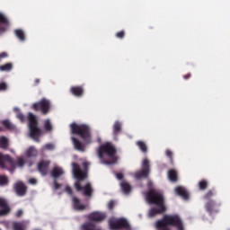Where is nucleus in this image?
I'll list each match as a JSON object with an SVG mask.
<instances>
[{
  "mask_svg": "<svg viewBox=\"0 0 230 230\" xmlns=\"http://www.w3.org/2000/svg\"><path fill=\"white\" fill-rule=\"evenodd\" d=\"M42 150H55V145L47 144L42 147Z\"/></svg>",
  "mask_w": 230,
  "mask_h": 230,
  "instance_id": "e433bc0d",
  "label": "nucleus"
},
{
  "mask_svg": "<svg viewBox=\"0 0 230 230\" xmlns=\"http://www.w3.org/2000/svg\"><path fill=\"white\" fill-rule=\"evenodd\" d=\"M0 148H8V138L0 137Z\"/></svg>",
  "mask_w": 230,
  "mask_h": 230,
  "instance_id": "7c9ffc66",
  "label": "nucleus"
},
{
  "mask_svg": "<svg viewBox=\"0 0 230 230\" xmlns=\"http://www.w3.org/2000/svg\"><path fill=\"white\" fill-rule=\"evenodd\" d=\"M26 227H28V221L13 222V230H26Z\"/></svg>",
  "mask_w": 230,
  "mask_h": 230,
  "instance_id": "4be33fe9",
  "label": "nucleus"
},
{
  "mask_svg": "<svg viewBox=\"0 0 230 230\" xmlns=\"http://www.w3.org/2000/svg\"><path fill=\"white\" fill-rule=\"evenodd\" d=\"M207 211L211 213V211H214V209H217V203L215 201L208 199L206 204Z\"/></svg>",
  "mask_w": 230,
  "mask_h": 230,
  "instance_id": "a878e982",
  "label": "nucleus"
},
{
  "mask_svg": "<svg viewBox=\"0 0 230 230\" xmlns=\"http://www.w3.org/2000/svg\"><path fill=\"white\" fill-rule=\"evenodd\" d=\"M66 193H68V195H72L73 194V190H71V187H69V186L66 187Z\"/></svg>",
  "mask_w": 230,
  "mask_h": 230,
  "instance_id": "79ce46f5",
  "label": "nucleus"
},
{
  "mask_svg": "<svg viewBox=\"0 0 230 230\" xmlns=\"http://www.w3.org/2000/svg\"><path fill=\"white\" fill-rule=\"evenodd\" d=\"M14 33L16 35V37L24 41L25 40V36H24V31H22V30H15Z\"/></svg>",
  "mask_w": 230,
  "mask_h": 230,
  "instance_id": "2f4dec72",
  "label": "nucleus"
},
{
  "mask_svg": "<svg viewBox=\"0 0 230 230\" xmlns=\"http://www.w3.org/2000/svg\"><path fill=\"white\" fill-rule=\"evenodd\" d=\"M28 119L29 136L31 139H33V141H36V143H40V138L42 137L43 132L42 129L39 128L37 117H35V115L32 113H29Z\"/></svg>",
  "mask_w": 230,
  "mask_h": 230,
  "instance_id": "423d86ee",
  "label": "nucleus"
},
{
  "mask_svg": "<svg viewBox=\"0 0 230 230\" xmlns=\"http://www.w3.org/2000/svg\"><path fill=\"white\" fill-rule=\"evenodd\" d=\"M81 230H102V228L97 227L93 223H85L81 226Z\"/></svg>",
  "mask_w": 230,
  "mask_h": 230,
  "instance_id": "b1692460",
  "label": "nucleus"
},
{
  "mask_svg": "<svg viewBox=\"0 0 230 230\" xmlns=\"http://www.w3.org/2000/svg\"><path fill=\"white\" fill-rule=\"evenodd\" d=\"M29 183L30 184H37V179H34V178L29 179Z\"/></svg>",
  "mask_w": 230,
  "mask_h": 230,
  "instance_id": "37998d69",
  "label": "nucleus"
},
{
  "mask_svg": "<svg viewBox=\"0 0 230 230\" xmlns=\"http://www.w3.org/2000/svg\"><path fill=\"white\" fill-rule=\"evenodd\" d=\"M14 191L16 192L19 197H22L26 195V185L22 183V181H17L13 185Z\"/></svg>",
  "mask_w": 230,
  "mask_h": 230,
  "instance_id": "2eb2a0df",
  "label": "nucleus"
},
{
  "mask_svg": "<svg viewBox=\"0 0 230 230\" xmlns=\"http://www.w3.org/2000/svg\"><path fill=\"white\" fill-rule=\"evenodd\" d=\"M83 166H84V169L87 168V166H89V163L84 162Z\"/></svg>",
  "mask_w": 230,
  "mask_h": 230,
  "instance_id": "de8ad7c7",
  "label": "nucleus"
},
{
  "mask_svg": "<svg viewBox=\"0 0 230 230\" xmlns=\"http://www.w3.org/2000/svg\"><path fill=\"white\" fill-rule=\"evenodd\" d=\"M104 218H107V215L103 212H93L88 215V220L92 222H103Z\"/></svg>",
  "mask_w": 230,
  "mask_h": 230,
  "instance_id": "4468645a",
  "label": "nucleus"
},
{
  "mask_svg": "<svg viewBox=\"0 0 230 230\" xmlns=\"http://www.w3.org/2000/svg\"><path fill=\"white\" fill-rule=\"evenodd\" d=\"M8 57V53L6 52H2L0 54V60H3V58H6Z\"/></svg>",
  "mask_w": 230,
  "mask_h": 230,
  "instance_id": "a19ab883",
  "label": "nucleus"
},
{
  "mask_svg": "<svg viewBox=\"0 0 230 230\" xmlns=\"http://www.w3.org/2000/svg\"><path fill=\"white\" fill-rule=\"evenodd\" d=\"M32 109H34V111H39L40 109L42 114H48V112L51 111V102L46 98H43L39 102L33 103Z\"/></svg>",
  "mask_w": 230,
  "mask_h": 230,
  "instance_id": "6e6552de",
  "label": "nucleus"
},
{
  "mask_svg": "<svg viewBox=\"0 0 230 230\" xmlns=\"http://www.w3.org/2000/svg\"><path fill=\"white\" fill-rule=\"evenodd\" d=\"M13 111H14V112H16V118L18 119H20V121L22 123H23L24 122V115H22V113H21V110H19V108H13Z\"/></svg>",
  "mask_w": 230,
  "mask_h": 230,
  "instance_id": "473e14b6",
  "label": "nucleus"
},
{
  "mask_svg": "<svg viewBox=\"0 0 230 230\" xmlns=\"http://www.w3.org/2000/svg\"><path fill=\"white\" fill-rule=\"evenodd\" d=\"M148 173H150V161L148 159L145 158L142 161V170L137 171L134 177L137 181H140V179H145L148 177Z\"/></svg>",
  "mask_w": 230,
  "mask_h": 230,
  "instance_id": "1a4fd4ad",
  "label": "nucleus"
},
{
  "mask_svg": "<svg viewBox=\"0 0 230 230\" xmlns=\"http://www.w3.org/2000/svg\"><path fill=\"white\" fill-rule=\"evenodd\" d=\"M2 125L8 130H13V128H15V126L12 124V122H10V120L8 119L3 120Z\"/></svg>",
  "mask_w": 230,
  "mask_h": 230,
  "instance_id": "c85d7f7f",
  "label": "nucleus"
},
{
  "mask_svg": "<svg viewBox=\"0 0 230 230\" xmlns=\"http://www.w3.org/2000/svg\"><path fill=\"white\" fill-rule=\"evenodd\" d=\"M8 89V84L6 83H0V91H6Z\"/></svg>",
  "mask_w": 230,
  "mask_h": 230,
  "instance_id": "4c0bfd02",
  "label": "nucleus"
},
{
  "mask_svg": "<svg viewBox=\"0 0 230 230\" xmlns=\"http://www.w3.org/2000/svg\"><path fill=\"white\" fill-rule=\"evenodd\" d=\"M10 213V207L4 199L0 198V217H4Z\"/></svg>",
  "mask_w": 230,
  "mask_h": 230,
  "instance_id": "dca6fc26",
  "label": "nucleus"
},
{
  "mask_svg": "<svg viewBox=\"0 0 230 230\" xmlns=\"http://www.w3.org/2000/svg\"><path fill=\"white\" fill-rule=\"evenodd\" d=\"M73 208L75 209V211H83V209H85V207L84 204L80 202V199L78 198L74 197L72 199Z\"/></svg>",
  "mask_w": 230,
  "mask_h": 230,
  "instance_id": "412c9836",
  "label": "nucleus"
},
{
  "mask_svg": "<svg viewBox=\"0 0 230 230\" xmlns=\"http://www.w3.org/2000/svg\"><path fill=\"white\" fill-rule=\"evenodd\" d=\"M60 185H58V183H57V182H55V190H58V187H59Z\"/></svg>",
  "mask_w": 230,
  "mask_h": 230,
  "instance_id": "09e8293b",
  "label": "nucleus"
},
{
  "mask_svg": "<svg viewBox=\"0 0 230 230\" xmlns=\"http://www.w3.org/2000/svg\"><path fill=\"white\" fill-rule=\"evenodd\" d=\"M176 195H179L183 200L190 199V193L184 189V187L178 186L174 189Z\"/></svg>",
  "mask_w": 230,
  "mask_h": 230,
  "instance_id": "f3484780",
  "label": "nucleus"
},
{
  "mask_svg": "<svg viewBox=\"0 0 230 230\" xmlns=\"http://www.w3.org/2000/svg\"><path fill=\"white\" fill-rule=\"evenodd\" d=\"M199 190H206V188H208V181H199Z\"/></svg>",
  "mask_w": 230,
  "mask_h": 230,
  "instance_id": "c9c22d12",
  "label": "nucleus"
},
{
  "mask_svg": "<svg viewBox=\"0 0 230 230\" xmlns=\"http://www.w3.org/2000/svg\"><path fill=\"white\" fill-rule=\"evenodd\" d=\"M64 173V169L58 165H56L51 172V175L52 177H54V179H58V177H62Z\"/></svg>",
  "mask_w": 230,
  "mask_h": 230,
  "instance_id": "6ab92c4d",
  "label": "nucleus"
},
{
  "mask_svg": "<svg viewBox=\"0 0 230 230\" xmlns=\"http://www.w3.org/2000/svg\"><path fill=\"white\" fill-rule=\"evenodd\" d=\"M10 152H11L12 154H15V150H13V149H11Z\"/></svg>",
  "mask_w": 230,
  "mask_h": 230,
  "instance_id": "8fccbe9b",
  "label": "nucleus"
},
{
  "mask_svg": "<svg viewBox=\"0 0 230 230\" xmlns=\"http://www.w3.org/2000/svg\"><path fill=\"white\" fill-rule=\"evenodd\" d=\"M43 126L45 132H51L53 130V124H51V120H49V119L44 120Z\"/></svg>",
  "mask_w": 230,
  "mask_h": 230,
  "instance_id": "bb28decb",
  "label": "nucleus"
},
{
  "mask_svg": "<svg viewBox=\"0 0 230 230\" xmlns=\"http://www.w3.org/2000/svg\"><path fill=\"white\" fill-rule=\"evenodd\" d=\"M109 226L111 230L126 229L130 230V224L126 218L111 217L109 219Z\"/></svg>",
  "mask_w": 230,
  "mask_h": 230,
  "instance_id": "0eeeda50",
  "label": "nucleus"
},
{
  "mask_svg": "<svg viewBox=\"0 0 230 230\" xmlns=\"http://www.w3.org/2000/svg\"><path fill=\"white\" fill-rule=\"evenodd\" d=\"M8 184V177L0 175V186H6Z\"/></svg>",
  "mask_w": 230,
  "mask_h": 230,
  "instance_id": "f704fd0d",
  "label": "nucleus"
},
{
  "mask_svg": "<svg viewBox=\"0 0 230 230\" xmlns=\"http://www.w3.org/2000/svg\"><path fill=\"white\" fill-rule=\"evenodd\" d=\"M98 157L102 164H114L116 163V148L111 143H106L99 147Z\"/></svg>",
  "mask_w": 230,
  "mask_h": 230,
  "instance_id": "39448f33",
  "label": "nucleus"
},
{
  "mask_svg": "<svg viewBox=\"0 0 230 230\" xmlns=\"http://www.w3.org/2000/svg\"><path fill=\"white\" fill-rule=\"evenodd\" d=\"M146 200L149 202V204H155L156 206V208H151L148 211L147 217L149 218H154L156 215H160V213H164V211H166L164 198L161 192L155 190H151L149 193L146 195Z\"/></svg>",
  "mask_w": 230,
  "mask_h": 230,
  "instance_id": "f03ea898",
  "label": "nucleus"
},
{
  "mask_svg": "<svg viewBox=\"0 0 230 230\" xmlns=\"http://www.w3.org/2000/svg\"><path fill=\"white\" fill-rule=\"evenodd\" d=\"M70 91L74 96L80 97L84 94V88L80 86H72Z\"/></svg>",
  "mask_w": 230,
  "mask_h": 230,
  "instance_id": "5701e85b",
  "label": "nucleus"
},
{
  "mask_svg": "<svg viewBox=\"0 0 230 230\" xmlns=\"http://www.w3.org/2000/svg\"><path fill=\"white\" fill-rule=\"evenodd\" d=\"M114 201H110L109 203H108V208H109V209H112V208H114Z\"/></svg>",
  "mask_w": 230,
  "mask_h": 230,
  "instance_id": "c03bdc74",
  "label": "nucleus"
},
{
  "mask_svg": "<svg viewBox=\"0 0 230 230\" xmlns=\"http://www.w3.org/2000/svg\"><path fill=\"white\" fill-rule=\"evenodd\" d=\"M10 28V21L3 13H0V35H3Z\"/></svg>",
  "mask_w": 230,
  "mask_h": 230,
  "instance_id": "ddd939ff",
  "label": "nucleus"
},
{
  "mask_svg": "<svg viewBox=\"0 0 230 230\" xmlns=\"http://www.w3.org/2000/svg\"><path fill=\"white\" fill-rule=\"evenodd\" d=\"M49 166V161H41L38 164V170L42 175H46L48 172V167Z\"/></svg>",
  "mask_w": 230,
  "mask_h": 230,
  "instance_id": "aec40b11",
  "label": "nucleus"
},
{
  "mask_svg": "<svg viewBox=\"0 0 230 230\" xmlns=\"http://www.w3.org/2000/svg\"><path fill=\"white\" fill-rule=\"evenodd\" d=\"M115 176L118 181H120V188L122 190V193H124V195H128V193L132 191V187L128 182L123 180V173L118 172L115 173Z\"/></svg>",
  "mask_w": 230,
  "mask_h": 230,
  "instance_id": "9b49d317",
  "label": "nucleus"
},
{
  "mask_svg": "<svg viewBox=\"0 0 230 230\" xmlns=\"http://www.w3.org/2000/svg\"><path fill=\"white\" fill-rule=\"evenodd\" d=\"M75 188L76 191H81L86 197H91V193H93V188H91V183H86L84 187H81L80 181L75 183Z\"/></svg>",
  "mask_w": 230,
  "mask_h": 230,
  "instance_id": "f8f14e48",
  "label": "nucleus"
},
{
  "mask_svg": "<svg viewBox=\"0 0 230 230\" xmlns=\"http://www.w3.org/2000/svg\"><path fill=\"white\" fill-rule=\"evenodd\" d=\"M119 132H121V122L117 120L113 124V134H119Z\"/></svg>",
  "mask_w": 230,
  "mask_h": 230,
  "instance_id": "cd10ccee",
  "label": "nucleus"
},
{
  "mask_svg": "<svg viewBox=\"0 0 230 230\" xmlns=\"http://www.w3.org/2000/svg\"><path fill=\"white\" fill-rule=\"evenodd\" d=\"M22 209H19V210H17V212H16V217H22Z\"/></svg>",
  "mask_w": 230,
  "mask_h": 230,
  "instance_id": "a18cd8bd",
  "label": "nucleus"
},
{
  "mask_svg": "<svg viewBox=\"0 0 230 230\" xmlns=\"http://www.w3.org/2000/svg\"><path fill=\"white\" fill-rule=\"evenodd\" d=\"M12 69H13V65L12 63L0 66V71H12Z\"/></svg>",
  "mask_w": 230,
  "mask_h": 230,
  "instance_id": "c756f323",
  "label": "nucleus"
},
{
  "mask_svg": "<svg viewBox=\"0 0 230 230\" xmlns=\"http://www.w3.org/2000/svg\"><path fill=\"white\" fill-rule=\"evenodd\" d=\"M172 226L176 230H186L182 219L178 215H165L155 224L156 230H172Z\"/></svg>",
  "mask_w": 230,
  "mask_h": 230,
  "instance_id": "7ed1b4c3",
  "label": "nucleus"
},
{
  "mask_svg": "<svg viewBox=\"0 0 230 230\" xmlns=\"http://www.w3.org/2000/svg\"><path fill=\"white\" fill-rule=\"evenodd\" d=\"M116 37L118 38V39H123L124 37H125V31H119V32H117L116 33Z\"/></svg>",
  "mask_w": 230,
  "mask_h": 230,
  "instance_id": "58836bf2",
  "label": "nucleus"
},
{
  "mask_svg": "<svg viewBox=\"0 0 230 230\" xmlns=\"http://www.w3.org/2000/svg\"><path fill=\"white\" fill-rule=\"evenodd\" d=\"M0 130H1V128H0Z\"/></svg>",
  "mask_w": 230,
  "mask_h": 230,
  "instance_id": "3c124183",
  "label": "nucleus"
},
{
  "mask_svg": "<svg viewBox=\"0 0 230 230\" xmlns=\"http://www.w3.org/2000/svg\"><path fill=\"white\" fill-rule=\"evenodd\" d=\"M26 164V160L22 156H17L15 163L10 155L0 153V168L13 172L17 168H22Z\"/></svg>",
  "mask_w": 230,
  "mask_h": 230,
  "instance_id": "20e7f679",
  "label": "nucleus"
},
{
  "mask_svg": "<svg viewBox=\"0 0 230 230\" xmlns=\"http://www.w3.org/2000/svg\"><path fill=\"white\" fill-rule=\"evenodd\" d=\"M72 173L74 179H76L77 181H84L87 177V172L82 171L80 169V165L76 163H72Z\"/></svg>",
  "mask_w": 230,
  "mask_h": 230,
  "instance_id": "9d476101",
  "label": "nucleus"
},
{
  "mask_svg": "<svg viewBox=\"0 0 230 230\" xmlns=\"http://www.w3.org/2000/svg\"><path fill=\"white\" fill-rule=\"evenodd\" d=\"M70 129L72 134H76L79 137L82 138V141L84 144H82L78 138L75 137H72V143L75 150L78 152H85V145H89L91 143V129L87 124H78L74 122L70 125Z\"/></svg>",
  "mask_w": 230,
  "mask_h": 230,
  "instance_id": "f257e3e1",
  "label": "nucleus"
},
{
  "mask_svg": "<svg viewBox=\"0 0 230 230\" xmlns=\"http://www.w3.org/2000/svg\"><path fill=\"white\" fill-rule=\"evenodd\" d=\"M165 155L167 157H170V159L172 160V158L173 157V152H172L171 150L167 149L165 151Z\"/></svg>",
  "mask_w": 230,
  "mask_h": 230,
  "instance_id": "ea45409f",
  "label": "nucleus"
},
{
  "mask_svg": "<svg viewBox=\"0 0 230 230\" xmlns=\"http://www.w3.org/2000/svg\"><path fill=\"white\" fill-rule=\"evenodd\" d=\"M213 196V192L208 191L206 195V199H208L209 197Z\"/></svg>",
  "mask_w": 230,
  "mask_h": 230,
  "instance_id": "49530a36",
  "label": "nucleus"
},
{
  "mask_svg": "<svg viewBox=\"0 0 230 230\" xmlns=\"http://www.w3.org/2000/svg\"><path fill=\"white\" fill-rule=\"evenodd\" d=\"M137 145L138 148H140V150L142 152H146L147 147H146V144L145 142L138 141V142H137Z\"/></svg>",
  "mask_w": 230,
  "mask_h": 230,
  "instance_id": "72a5a7b5",
  "label": "nucleus"
},
{
  "mask_svg": "<svg viewBox=\"0 0 230 230\" xmlns=\"http://www.w3.org/2000/svg\"><path fill=\"white\" fill-rule=\"evenodd\" d=\"M168 179L171 182H177V171L169 170L168 171Z\"/></svg>",
  "mask_w": 230,
  "mask_h": 230,
  "instance_id": "393cba45",
  "label": "nucleus"
},
{
  "mask_svg": "<svg viewBox=\"0 0 230 230\" xmlns=\"http://www.w3.org/2000/svg\"><path fill=\"white\" fill-rule=\"evenodd\" d=\"M39 155V150H37V148L33 146H29L26 150H25V157H37Z\"/></svg>",
  "mask_w": 230,
  "mask_h": 230,
  "instance_id": "a211bd4d",
  "label": "nucleus"
}]
</instances>
